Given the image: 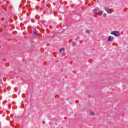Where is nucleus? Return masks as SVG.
Returning a JSON list of instances; mask_svg holds the SVG:
<instances>
[{
	"mask_svg": "<svg viewBox=\"0 0 128 128\" xmlns=\"http://www.w3.org/2000/svg\"><path fill=\"white\" fill-rule=\"evenodd\" d=\"M111 34H113L115 36H120V32L118 31H113L111 32Z\"/></svg>",
	"mask_w": 128,
	"mask_h": 128,
	"instance_id": "nucleus-1",
	"label": "nucleus"
},
{
	"mask_svg": "<svg viewBox=\"0 0 128 128\" xmlns=\"http://www.w3.org/2000/svg\"><path fill=\"white\" fill-rule=\"evenodd\" d=\"M114 40V38L112 36H109L108 37V39L107 40V42H112V40Z\"/></svg>",
	"mask_w": 128,
	"mask_h": 128,
	"instance_id": "nucleus-2",
	"label": "nucleus"
},
{
	"mask_svg": "<svg viewBox=\"0 0 128 128\" xmlns=\"http://www.w3.org/2000/svg\"><path fill=\"white\" fill-rule=\"evenodd\" d=\"M104 10L108 14H112V11H110V9H108V8H105Z\"/></svg>",
	"mask_w": 128,
	"mask_h": 128,
	"instance_id": "nucleus-3",
	"label": "nucleus"
},
{
	"mask_svg": "<svg viewBox=\"0 0 128 128\" xmlns=\"http://www.w3.org/2000/svg\"><path fill=\"white\" fill-rule=\"evenodd\" d=\"M98 8H97L93 10V12H94V14H98Z\"/></svg>",
	"mask_w": 128,
	"mask_h": 128,
	"instance_id": "nucleus-4",
	"label": "nucleus"
},
{
	"mask_svg": "<svg viewBox=\"0 0 128 128\" xmlns=\"http://www.w3.org/2000/svg\"><path fill=\"white\" fill-rule=\"evenodd\" d=\"M103 14H104V11L102 10L98 11V16H102Z\"/></svg>",
	"mask_w": 128,
	"mask_h": 128,
	"instance_id": "nucleus-5",
	"label": "nucleus"
},
{
	"mask_svg": "<svg viewBox=\"0 0 128 128\" xmlns=\"http://www.w3.org/2000/svg\"><path fill=\"white\" fill-rule=\"evenodd\" d=\"M60 52H62V54H64V48H62L60 49Z\"/></svg>",
	"mask_w": 128,
	"mask_h": 128,
	"instance_id": "nucleus-6",
	"label": "nucleus"
},
{
	"mask_svg": "<svg viewBox=\"0 0 128 128\" xmlns=\"http://www.w3.org/2000/svg\"><path fill=\"white\" fill-rule=\"evenodd\" d=\"M34 36H38V32H36V30H34Z\"/></svg>",
	"mask_w": 128,
	"mask_h": 128,
	"instance_id": "nucleus-7",
	"label": "nucleus"
},
{
	"mask_svg": "<svg viewBox=\"0 0 128 128\" xmlns=\"http://www.w3.org/2000/svg\"><path fill=\"white\" fill-rule=\"evenodd\" d=\"M72 44L73 46H76V42H72Z\"/></svg>",
	"mask_w": 128,
	"mask_h": 128,
	"instance_id": "nucleus-8",
	"label": "nucleus"
},
{
	"mask_svg": "<svg viewBox=\"0 0 128 128\" xmlns=\"http://www.w3.org/2000/svg\"><path fill=\"white\" fill-rule=\"evenodd\" d=\"M86 34H90V30H86Z\"/></svg>",
	"mask_w": 128,
	"mask_h": 128,
	"instance_id": "nucleus-9",
	"label": "nucleus"
},
{
	"mask_svg": "<svg viewBox=\"0 0 128 128\" xmlns=\"http://www.w3.org/2000/svg\"><path fill=\"white\" fill-rule=\"evenodd\" d=\"M90 115L94 116V112H90Z\"/></svg>",
	"mask_w": 128,
	"mask_h": 128,
	"instance_id": "nucleus-10",
	"label": "nucleus"
},
{
	"mask_svg": "<svg viewBox=\"0 0 128 128\" xmlns=\"http://www.w3.org/2000/svg\"><path fill=\"white\" fill-rule=\"evenodd\" d=\"M78 38H80L77 37V38H76V40H78Z\"/></svg>",
	"mask_w": 128,
	"mask_h": 128,
	"instance_id": "nucleus-11",
	"label": "nucleus"
},
{
	"mask_svg": "<svg viewBox=\"0 0 128 128\" xmlns=\"http://www.w3.org/2000/svg\"><path fill=\"white\" fill-rule=\"evenodd\" d=\"M36 10H38V7L36 6Z\"/></svg>",
	"mask_w": 128,
	"mask_h": 128,
	"instance_id": "nucleus-12",
	"label": "nucleus"
},
{
	"mask_svg": "<svg viewBox=\"0 0 128 128\" xmlns=\"http://www.w3.org/2000/svg\"><path fill=\"white\" fill-rule=\"evenodd\" d=\"M94 16H96V15H95V14H94Z\"/></svg>",
	"mask_w": 128,
	"mask_h": 128,
	"instance_id": "nucleus-13",
	"label": "nucleus"
}]
</instances>
